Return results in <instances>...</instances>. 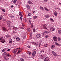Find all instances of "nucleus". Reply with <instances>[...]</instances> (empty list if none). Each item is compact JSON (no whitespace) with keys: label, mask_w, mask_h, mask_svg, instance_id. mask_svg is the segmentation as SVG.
I'll list each match as a JSON object with an SVG mask.
<instances>
[{"label":"nucleus","mask_w":61,"mask_h":61,"mask_svg":"<svg viewBox=\"0 0 61 61\" xmlns=\"http://www.w3.org/2000/svg\"><path fill=\"white\" fill-rule=\"evenodd\" d=\"M22 25L23 26V27H24V26H25V25H24L23 24H22Z\"/></svg>","instance_id":"obj_57"},{"label":"nucleus","mask_w":61,"mask_h":61,"mask_svg":"<svg viewBox=\"0 0 61 61\" xmlns=\"http://www.w3.org/2000/svg\"><path fill=\"white\" fill-rule=\"evenodd\" d=\"M20 19L21 20H22V19H23V18H22L20 17Z\"/></svg>","instance_id":"obj_59"},{"label":"nucleus","mask_w":61,"mask_h":61,"mask_svg":"<svg viewBox=\"0 0 61 61\" xmlns=\"http://www.w3.org/2000/svg\"><path fill=\"white\" fill-rule=\"evenodd\" d=\"M41 43H40V44H39V47H40L41 46Z\"/></svg>","instance_id":"obj_56"},{"label":"nucleus","mask_w":61,"mask_h":61,"mask_svg":"<svg viewBox=\"0 0 61 61\" xmlns=\"http://www.w3.org/2000/svg\"><path fill=\"white\" fill-rule=\"evenodd\" d=\"M0 41L2 43H4L5 42V39L2 37H0Z\"/></svg>","instance_id":"obj_1"},{"label":"nucleus","mask_w":61,"mask_h":61,"mask_svg":"<svg viewBox=\"0 0 61 61\" xmlns=\"http://www.w3.org/2000/svg\"><path fill=\"white\" fill-rule=\"evenodd\" d=\"M16 41H18L20 40V38L19 37H17L16 39Z\"/></svg>","instance_id":"obj_16"},{"label":"nucleus","mask_w":61,"mask_h":61,"mask_svg":"<svg viewBox=\"0 0 61 61\" xmlns=\"http://www.w3.org/2000/svg\"><path fill=\"white\" fill-rule=\"evenodd\" d=\"M20 29H24V28H25V27H20Z\"/></svg>","instance_id":"obj_47"},{"label":"nucleus","mask_w":61,"mask_h":61,"mask_svg":"<svg viewBox=\"0 0 61 61\" xmlns=\"http://www.w3.org/2000/svg\"><path fill=\"white\" fill-rule=\"evenodd\" d=\"M52 54L54 55V56H56V53H55V52L54 51H52Z\"/></svg>","instance_id":"obj_8"},{"label":"nucleus","mask_w":61,"mask_h":61,"mask_svg":"<svg viewBox=\"0 0 61 61\" xmlns=\"http://www.w3.org/2000/svg\"><path fill=\"white\" fill-rule=\"evenodd\" d=\"M28 54L29 55H31V52H29Z\"/></svg>","instance_id":"obj_53"},{"label":"nucleus","mask_w":61,"mask_h":61,"mask_svg":"<svg viewBox=\"0 0 61 61\" xmlns=\"http://www.w3.org/2000/svg\"><path fill=\"white\" fill-rule=\"evenodd\" d=\"M1 10H2L3 12H5V10L4 9H1Z\"/></svg>","instance_id":"obj_28"},{"label":"nucleus","mask_w":61,"mask_h":61,"mask_svg":"<svg viewBox=\"0 0 61 61\" xmlns=\"http://www.w3.org/2000/svg\"><path fill=\"white\" fill-rule=\"evenodd\" d=\"M5 51V49H3L2 50V51L3 52H4Z\"/></svg>","instance_id":"obj_43"},{"label":"nucleus","mask_w":61,"mask_h":61,"mask_svg":"<svg viewBox=\"0 0 61 61\" xmlns=\"http://www.w3.org/2000/svg\"><path fill=\"white\" fill-rule=\"evenodd\" d=\"M20 52H21V50H18V52H17V54H18V53H19Z\"/></svg>","instance_id":"obj_32"},{"label":"nucleus","mask_w":61,"mask_h":61,"mask_svg":"<svg viewBox=\"0 0 61 61\" xmlns=\"http://www.w3.org/2000/svg\"><path fill=\"white\" fill-rule=\"evenodd\" d=\"M3 19V21H6V19Z\"/></svg>","instance_id":"obj_61"},{"label":"nucleus","mask_w":61,"mask_h":61,"mask_svg":"<svg viewBox=\"0 0 61 61\" xmlns=\"http://www.w3.org/2000/svg\"><path fill=\"white\" fill-rule=\"evenodd\" d=\"M32 15V14H31V13H29L28 14V16H31Z\"/></svg>","instance_id":"obj_38"},{"label":"nucleus","mask_w":61,"mask_h":61,"mask_svg":"<svg viewBox=\"0 0 61 61\" xmlns=\"http://www.w3.org/2000/svg\"><path fill=\"white\" fill-rule=\"evenodd\" d=\"M46 38H47L48 37V36L47 35H46L45 36Z\"/></svg>","instance_id":"obj_60"},{"label":"nucleus","mask_w":61,"mask_h":61,"mask_svg":"<svg viewBox=\"0 0 61 61\" xmlns=\"http://www.w3.org/2000/svg\"><path fill=\"white\" fill-rule=\"evenodd\" d=\"M45 33H46V34H48V33H49V32L48 31H45Z\"/></svg>","instance_id":"obj_49"},{"label":"nucleus","mask_w":61,"mask_h":61,"mask_svg":"<svg viewBox=\"0 0 61 61\" xmlns=\"http://www.w3.org/2000/svg\"><path fill=\"white\" fill-rule=\"evenodd\" d=\"M9 42L10 43H11L12 42V40L10 41Z\"/></svg>","instance_id":"obj_52"},{"label":"nucleus","mask_w":61,"mask_h":61,"mask_svg":"<svg viewBox=\"0 0 61 61\" xmlns=\"http://www.w3.org/2000/svg\"><path fill=\"white\" fill-rule=\"evenodd\" d=\"M36 51H34L32 53V55L33 57L36 56Z\"/></svg>","instance_id":"obj_6"},{"label":"nucleus","mask_w":61,"mask_h":61,"mask_svg":"<svg viewBox=\"0 0 61 61\" xmlns=\"http://www.w3.org/2000/svg\"><path fill=\"white\" fill-rule=\"evenodd\" d=\"M43 54H42L41 55H40V56L41 57H43Z\"/></svg>","instance_id":"obj_45"},{"label":"nucleus","mask_w":61,"mask_h":61,"mask_svg":"<svg viewBox=\"0 0 61 61\" xmlns=\"http://www.w3.org/2000/svg\"><path fill=\"white\" fill-rule=\"evenodd\" d=\"M50 29L51 31H55V28L53 27H51Z\"/></svg>","instance_id":"obj_7"},{"label":"nucleus","mask_w":61,"mask_h":61,"mask_svg":"<svg viewBox=\"0 0 61 61\" xmlns=\"http://www.w3.org/2000/svg\"><path fill=\"white\" fill-rule=\"evenodd\" d=\"M43 28L44 29H46V30H47V29L46 28V27L45 25H43Z\"/></svg>","instance_id":"obj_11"},{"label":"nucleus","mask_w":61,"mask_h":61,"mask_svg":"<svg viewBox=\"0 0 61 61\" xmlns=\"http://www.w3.org/2000/svg\"><path fill=\"white\" fill-rule=\"evenodd\" d=\"M6 55L7 56H11V55H10L9 54L6 53Z\"/></svg>","instance_id":"obj_17"},{"label":"nucleus","mask_w":61,"mask_h":61,"mask_svg":"<svg viewBox=\"0 0 61 61\" xmlns=\"http://www.w3.org/2000/svg\"><path fill=\"white\" fill-rule=\"evenodd\" d=\"M26 7L27 8L29 9L30 8V6L28 5H26Z\"/></svg>","instance_id":"obj_20"},{"label":"nucleus","mask_w":61,"mask_h":61,"mask_svg":"<svg viewBox=\"0 0 61 61\" xmlns=\"http://www.w3.org/2000/svg\"><path fill=\"white\" fill-rule=\"evenodd\" d=\"M27 31L28 32H30V28H28L27 29Z\"/></svg>","instance_id":"obj_24"},{"label":"nucleus","mask_w":61,"mask_h":61,"mask_svg":"<svg viewBox=\"0 0 61 61\" xmlns=\"http://www.w3.org/2000/svg\"><path fill=\"white\" fill-rule=\"evenodd\" d=\"M41 43H42V41H40V44L41 43Z\"/></svg>","instance_id":"obj_55"},{"label":"nucleus","mask_w":61,"mask_h":61,"mask_svg":"<svg viewBox=\"0 0 61 61\" xmlns=\"http://www.w3.org/2000/svg\"><path fill=\"white\" fill-rule=\"evenodd\" d=\"M10 51V49H8L7 50V51Z\"/></svg>","instance_id":"obj_62"},{"label":"nucleus","mask_w":61,"mask_h":61,"mask_svg":"<svg viewBox=\"0 0 61 61\" xmlns=\"http://www.w3.org/2000/svg\"><path fill=\"white\" fill-rule=\"evenodd\" d=\"M40 8L41 10H44V8L40 6Z\"/></svg>","instance_id":"obj_21"},{"label":"nucleus","mask_w":61,"mask_h":61,"mask_svg":"<svg viewBox=\"0 0 61 61\" xmlns=\"http://www.w3.org/2000/svg\"><path fill=\"white\" fill-rule=\"evenodd\" d=\"M53 14L54 15H55V16H57V12L56 11L54 12L53 13Z\"/></svg>","instance_id":"obj_13"},{"label":"nucleus","mask_w":61,"mask_h":61,"mask_svg":"<svg viewBox=\"0 0 61 61\" xmlns=\"http://www.w3.org/2000/svg\"><path fill=\"white\" fill-rule=\"evenodd\" d=\"M3 30L4 31H5V30H6V29L5 28V27H4L3 28Z\"/></svg>","instance_id":"obj_44"},{"label":"nucleus","mask_w":61,"mask_h":61,"mask_svg":"<svg viewBox=\"0 0 61 61\" xmlns=\"http://www.w3.org/2000/svg\"><path fill=\"white\" fill-rule=\"evenodd\" d=\"M20 60L21 61H23L24 60V59L22 58H21L20 59Z\"/></svg>","instance_id":"obj_39"},{"label":"nucleus","mask_w":61,"mask_h":61,"mask_svg":"<svg viewBox=\"0 0 61 61\" xmlns=\"http://www.w3.org/2000/svg\"><path fill=\"white\" fill-rule=\"evenodd\" d=\"M29 21L30 24H31V22H32L31 19L30 18H29Z\"/></svg>","instance_id":"obj_15"},{"label":"nucleus","mask_w":61,"mask_h":61,"mask_svg":"<svg viewBox=\"0 0 61 61\" xmlns=\"http://www.w3.org/2000/svg\"><path fill=\"white\" fill-rule=\"evenodd\" d=\"M44 50H42L40 52V53H41H41H42V52H44Z\"/></svg>","instance_id":"obj_29"},{"label":"nucleus","mask_w":61,"mask_h":61,"mask_svg":"<svg viewBox=\"0 0 61 61\" xmlns=\"http://www.w3.org/2000/svg\"><path fill=\"white\" fill-rule=\"evenodd\" d=\"M19 15L21 17H23V15L21 12H20L19 13Z\"/></svg>","instance_id":"obj_12"},{"label":"nucleus","mask_w":61,"mask_h":61,"mask_svg":"<svg viewBox=\"0 0 61 61\" xmlns=\"http://www.w3.org/2000/svg\"><path fill=\"white\" fill-rule=\"evenodd\" d=\"M40 36H41V34H38L36 36V37L37 38H39Z\"/></svg>","instance_id":"obj_9"},{"label":"nucleus","mask_w":61,"mask_h":61,"mask_svg":"<svg viewBox=\"0 0 61 61\" xmlns=\"http://www.w3.org/2000/svg\"><path fill=\"white\" fill-rule=\"evenodd\" d=\"M37 16H34L33 17L34 19H36L37 18Z\"/></svg>","instance_id":"obj_18"},{"label":"nucleus","mask_w":61,"mask_h":61,"mask_svg":"<svg viewBox=\"0 0 61 61\" xmlns=\"http://www.w3.org/2000/svg\"><path fill=\"white\" fill-rule=\"evenodd\" d=\"M6 52H4L3 53V55H6Z\"/></svg>","instance_id":"obj_50"},{"label":"nucleus","mask_w":61,"mask_h":61,"mask_svg":"<svg viewBox=\"0 0 61 61\" xmlns=\"http://www.w3.org/2000/svg\"><path fill=\"white\" fill-rule=\"evenodd\" d=\"M45 61H49V58L47 57L44 60Z\"/></svg>","instance_id":"obj_10"},{"label":"nucleus","mask_w":61,"mask_h":61,"mask_svg":"<svg viewBox=\"0 0 61 61\" xmlns=\"http://www.w3.org/2000/svg\"><path fill=\"white\" fill-rule=\"evenodd\" d=\"M27 22V20L26 19H25L24 20V23H26Z\"/></svg>","instance_id":"obj_30"},{"label":"nucleus","mask_w":61,"mask_h":61,"mask_svg":"<svg viewBox=\"0 0 61 61\" xmlns=\"http://www.w3.org/2000/svg\"><path fill=\"white\" fill-rule=\"evenodd\" d=\"M20 49V47H19V48H17V49Z\"/></svg>","instance_id":"obj_64"},{"label":"nucleus","mask_w":61,"mask_h":61,"mask_svg":"<svg viewBox=\"0 0 61 61\" xmlns=\"http://www.w3.org/2000/svg\"><path fill=\"white\" fill-rule=\"evenodd\" d=\"M49 45L48 44H46L44 45V47H47V46H49Z\"/></svg>","instance_id":"obj_25"},{"label":"nucleus","mask_w":61,"mask_h":61,"mask_svg":"<svg viewBox=\"0 0 61 61\" xmlns=\"http://www.w3.org/2000/svg\"><path fill=\"white\" fill-rule=\"evenodd\" d=\"M12 28L13 29H15V30H17L18 28L16 27H15L14 26Z\"/></svg>","instance_id":"obj_14"},{"label":"nucleus","mask_w":61,"mask_h":61,"mask_svg":"<svg viewBox=\"0 0 61 61\" xmlns=\"http://www.w3.org/2000/svg\"><path fill=\"white\" fill-rule=\"evenodd\" d=\"M55 43L56 45V46H59V44L57 42H55Z\"/></svg>","instance_id":"obj_34"},{"label":"nucleus","mask_w":61,"mask_h":61,"mask_svg":"<svg viewBox=\"0 0 61 61\" xmlns=\"http://www.w3.org/2000/svg\"><path fill=\"white\" fill-rule=\"evenodd\" d=\"M11 8H12L14 7V6H13V5H11Z\"/></svg>","instance_id":"obj_63"},{"label":"nucleus","mask_w":61,"mask_h":61,"mask_svg":"<svg viewBox=\"0 0 61 61\" xmlns=\"http://www.w3.org/2000/svg\"><path fill=\"white\" fill-rule=\"evenodd\" d=\"M35 32H36V29H33V32L35 33Z\"/></svg>","instance_id":"obj_36"},{"label":"nucleus","mask_w":61,"mask_h":61,"mask_svg":"<svg viewBox=\"0 0 61 61\" xmlns=\"http://www.w3.org/2000/svg\"><path fill=\"white\" fill-rule=\"evenodd\" d=\"M10 17L11 18H14V16L13 15H11L10 16Z\"/></svg>","instance_id":"obj_35"},{"label":"nucleus","mask_w":61,"mask_h":61,"mask_svg":"<svg viewBox=\"0 0 61 61\" xmlns=\"http://www.w3.org/2000/svg\"><path fill=\"white\" fill-rule=\"evenodd\" d=\"M23 38L24 39H25V36H24L23 37Z\"/></svg>","instance_id":"obj_54"},{"label":"nucleus","mask_w":61,"mask_h":61,"mask_svg":"<svg viewBox=\"0 0 61 61\" xmlns=\"http://www.w3.org/2000/svg\"><path fill=\"white\" fill-rule=\"evenodd\" d=\"M17 49H15V50H14L13 51V53L14 54H16V52L17 51Z\"/></svg>","instance_id":"obj_3"},{"label":"nucleus","mask_w":61,"mask_h":61,"mask_svg":"<svg viewBox=\"0 0 61 61\" xmlns=\"http://www.w3.org/2000/svg\"><path fill=\"white\" fill-rule=\"evenodd\" d=\"M32 43L35 46H37L38 45L37 43L36 42H32Z\"/></svg>","instance_id":"obj_4"},{"label":"nucleus","mask_w":61,"mask_h":61,"mask_svg":"<svg viewBox=\"0 0 61 61\" xmlns=\"http://www.w3.org/2000/svg\"><path fill=\"white\" fill-rule=\"evenodd\" d=\"M28 3L29 4H31L32 3V2H31V1H29L28 2Z\"/></svg>","instance_id":"obj_27"},{"label":"nucleus","mask_w":61,"mask_h":61,"mask_svg":"<svg viewBox=\"0 0 61 61\" xmlns=\"http://www.w3.org/2000/svg\"><path fill=\"white\" fill-rule=\"evenodd\" d=\"M10 36L9 35H7L6 36V37L7 38H8V37H10Z\"/></svg>","instance_id":"obj_37"},{"label":"nucleus","mask_w":61,"mask_h":61,"mask_svg":"<svg viewBox=\"0 0 61 61\" xmlns=\"http://www.w3.org/2000/svg\"><path fill=\"white\" fill-rule=\"evenodd\" d=\"M57 38L56 36H54L53 38V39L55 42L57 41Z\"/></svg>","instance_id":"obj_2"},{"label":"nucleus","mask_w":61,"mask_h":61,"mask_svg":"<svg viewBox=\"0 0 61 61\" xmlns=\"http://www.w3.org/2000/svg\"><path fill=\"white\" fill-rule=\"evenodd\" d=\"M4 58L5 60H8L9 59V58L7 56H5L4 57Z\"/></svg>","instance_id":"obj_5"},{"label":"nucleus","mask_w":61,"mask_h":61,"mask_svg":"<svg viewBox=\"0 0 61 61\" xmlns=\"http://www.w3.org/2000/svg\"><path fill=\"white\" fill-rule=\"evenodd\" d=\"M42 35L43 36H45V34L44 33H42Z\"/></svg>","instance_id":"obj_48"},{"label":"nucleus","mask_w":61,"mask_h":61,"mask_svg":"<svg viewBox=\"0 0 61 61\" xmlns=\"http://www.w3.org/2000/svg\"><path fill=\"white\" fill-rule=\"evenodd\" d=\"M13 33H14V34H15L16 33H17L16 32H15V31L14 30H13Z\"/></svg>","instance_id":"obj_46"},{"label":"nucleus","mask_w":61,"mask_h":61,"mask_svg":"<svg viewBox=\"0 0 61 61\" xmlns=\"http://www.w3.org/2000/svg\"><path fill=\"white\" fill-rule=\"evenodd\" d=\"M50 19L52 22H54V20H53L52 18H50Z\"/></svg>","instance_id":"obj_26"},{"label":"nucleus","mask_w":61,"mask_h":61,"mask_svg":"<svg viewBox=\"0 0 61 61\" xmlns=\"http://www.w3.org/2000/svg\"><path fill=\"white\" fill-rule=\"evenodd\" d=\"M58 33L59 34H61V30H58Z\"/></svg>","instance_id":"obj_22"},{"label":"nucleus","mask_w":61,"mask_h":61,"mask_svg":"<svg viewBox=\"0 0 61 61\" xmlns=\"http://www.w3.org/2000/svg\"><path fill=\"white\" fill-rule=\"evenodd\" d=\"M58 41H60V40H61V39L59 37L58 38Z\"/></svg>","instance_id":"obj_42"},{"label":"nucleus","mask_w":61,"mask_h":61,"mask_svg":"<svg viewBox=\"0 0 61 61\" xmlns=\"http://www.w3.org/2000/svg\"><path fill=\"white\" fill-rule=\"evenodd\" d=\"M44 8L45 10H46V11H49V10H48V9H47L46 7H45Z\"/></svg>","instance_id":"obj_19"},{"label":"nucleus","mask_w":61,"mask_h":61,"mask_svg":"<svg viewBox=\"0 0 61 61\" xmlns=\"http://www.w3.org/2000/svg\"><path fill=\"white\" fill-rule=\"evenodd\" d=\"M21 3H20V2H19L18 4H17V5H18L19 6H20V4Z\"/></svg>","instance_id":"obj_40"},{"label":"nucleus","mask_w":61,"mask_h":61,"mask_svg":"<svg viewBox=\"0 0 61 61\" xmlns=\"http://www.w3.org/2000/svg\"><path fill=\"white\" fill-rule=\"evenodd\" d=\"M51 48L53 49V48H54L55 47V46L54 45H52L51 46Z\"/></svg>","instance_id":"obj_23"},{"label":"nucleus","mask_w":61,"mask_h":61,"mask_svg":"<svg viewBox=\"0 0 61 61\" xmlns=\"http://www.w3.org/2000/svg\"><path fill=\"white\" fill-rule=\"evenodd\" d=\"M17 1V0H14L13 1V3L14 4H15L16 3V2Z\"/></svg>","instance_id":"obj_33"},{"label":"nucleus","mask_w":61,"mask_h":61,"mask_svg":"<svg viewBox=\"0 0 61 61\" xmlns=\"http://www.w3.org/2000/svg\"><path fill=\"white\" fill-rule=\"evenodd\" d=\"M6 23L7 24H10V23H11V22L7 21H6Z\"/></svg>","instance_id":"obj_31"},{"label":"nucleus","mask_w":61,"mask_h":61,"mask_svg":"<svg viewBox=\"0 0 61 61\" xmlns=\"http://www.w3.org/2000/svg\"><path fill=\"white\" fill-rule=\"evenodd\" d=\"M49 17V15H47L46 16V18H48Z\"/></svg>","instance_id":"obj_51"},{"label":"nucleus","mask_w":61,"mask_h":61,"mask_svg":"<svg viewBox=\"0 0 61 61\" xmlns=\"http://www.w3.org/2000/svg\"><path fill=\"white\" fill-rule=\"evenodd\" d=\"M27 47H28V48H30V46H28Z\"/></svg>","instance_id":"obj_58"},{"label":"nucleus","mask_w":61,"mask_h":61,"mask_svg":"<svg viewBox=\"0 0 61 61\" xmlns=\"http://www.w3.org/2000/svg\"><path fill=\"white\" fill-rule=\"evenodd\" d=\"M3 18V16L2 15H1L0 17V20H1Z\"/></svg>","instance_id":"obj_41"}]
</instances>
